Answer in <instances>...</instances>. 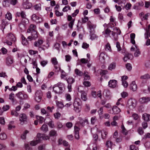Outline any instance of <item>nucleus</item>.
<instances>
[{"label": "nucleus", "mask_w": 150, "mask_h": 150, "mask_svg": "<svg viewBox=\"0 0 150 150\" xmlns=\"http://www.w3.org/2000/svg\"><path fill=\"white\" fill-rule=\"evenodd\" d=\"M27 117L26 115L24 113L21 114L19 115V119L21 123L23 125L27 122Z\"/></svg>", "instance_id": "obj_7"}, {"label": "nucleus", "mask_w": 150, "mask_h": 150, "mask_svg": "<svg viewBox=\"0 0 150 150\" xmlns=\"http://www.w3.org/2000/svg\"><path fill=\"white\" fill-rule=\"evenodd\" d=\"M112 110L114 114H118L121 111V110L119 108L117 107L114 106L112 108Z\"/></svg>", "instance_id": "obj_20"}, {"label": "nucleus", "mask_w": 150, "mask_h": 150, "mask_svg": "<svg viewBox=\"0 0 150 150\" xmlns=\"http://www.w3.org/2000/svg\"><path fill=\"white\" fill-rule=\"evenodd\" d=\"M136 50H135V52L134 53V55L136 57H138L140 54V52L139 51V49H138L136 48Z\"/></svg>", "instance_id": "obj_52"}, {"label": "nucleus", "mask_w": 150, "mask_h": 150, "mask_svg": "<svg viewBox=\"0 0 150 150\" xmlns=\"http://www.w3.org/2000/svg\"><path fill=\"white\" fill-rule=\"evenodd\" d=\"M132 57L133 56L131 54L127 53L125 55L123 60L125 62H126L128 59H131Z\"/></svg>", "instance_id": "obj_22"}, {"label": "nucleus", "mask_w": 150, "mask_h": 150, "mask_svg": "<svg viewBox=\"0 0 150 150\" xmlns=\"http://www.w3.org/2000/svg\"><path fill=\"white\" fill-rule=\"evenodd\" d=\"M7 38L10 41H15L16 39L15 37L11 33H9L7 36Z\"/></svg>", "instance_id": "obj_18"}, {"label": "nucleus", "mask_w": 150, "mask_h": 150, "mask_svg": "<svg viewBox=\"0 0 150 150\" xmlns=\"http://www.w3.org/2000/svg\"><path fill=\"white\" fill-rule=\"evenodd\" d=\"M116 67V64L115 62L111 63L109 66L108 69V70L112 71V70L115 69Z\"/></svg>", "instance_id": "obj_28"}, {"label": "nucleus", "mask_w": 150, "mask_h": 150, "mask_svg": "<svg viewBox=\"0 0 150 150\" xmlns=\"http://www.w3.org/2000/svg\"><path fill=\"white\" fill-rule=\"evenodd\" d=\"M7 138L6 135L4 133L0 134V139L2 140H5Z\"/></svg>", "instance_id": "obj_40"}, {"label": "nucleus", "mask_w": 150, "mask_h": 150, "mask_svg": "<svg viewBox=\"0 0 150 150\" xmlns=\"http://www.w3.org/2000/svg\"><path fill=\"white\" fill-rule=\"evenodd\" d=\"M10 106L8 105H6L4 106L2 108V109L4 111H6L9 109Z\"/></svg>", "instance_id": "obj_63"}, {"label": "nucleus", "mask_w": 150, "mask_h": 150, "mask_svg": "<svg viewBox=\"0 0 150 150\" xmlns=\"http://www.w3.org/2000/svg\"><path fill=\"white\" fill-rule=\"evenodd\" d=\"M81 101L80 99L78 98H76L74 103V110L77 112H79L80 110L79 106H80L81 105Z\"/></svg>", "instance_id": "obj_2"}, {"label": "nucleus", "mask_w": 150, "mask_h": 150, "mask_svg": "<svg viewBox=\"0 0 150 150\" xmlns=\"http://www.w3.org/2000/svg\"><path fill=\"white\" fill-rule=\"evenodd\" d=\"M11 115L16 117H17L18 115V113L15 110H12L11 112Z\"/></svg>", "instance_id": "obj_56"}, {"label": "nucleus", "mask_w": 150, "mask_h": 150, "mask_svg": "<svg viewBox=\"0 0 150 150\" xmlns=\"http://www.w3.org/2000/svg\"><path fill=\"white\" fill-rule=\"evenodd\" d=\"M112 145V143L111 141L109 140L107 141L106 143V146L107 148L111 147Z\"/></svg>", "instance_id": "obj_47"}, {"label": "nucleus", "mask_w": 150, "mask_h": 150, "mask_svg": "<svg viewBox=\"0 0 150 150\" xmlns=\"http://www.w3.org/2000/svg\"><path fill=\"white\" fill-rule=\"evenodd\" d=\"M36 117L37 119L39 120V123L40 124L42 123L45 120L44 117L42 116H36Z\"/></svg>", "instance_id": "obj_35"}, {"label": "nucleus", "mask_w": 150, "mask_h": 150, "mask_svg": "<svg viewBox=\"0 0 150 150\" xmlns=\"http://www.w3.org/2000/svg\"><path fill=\"white\" fill-rule=\"evenodd\" d=\"M43 41L41 39H39L37 41H36L34 42V46L35 47H39V46L42 45L43 43Z\"/></svg>", "instance_id": "obj_32"}, {"label": "nucleus", "mask_w": 150, "mask_h": 150, "mask_svg": "<svg viewBox=\"0 0 150 150\" xmlns=\"http://www.w3.org/2000/svg\"><path fill=\"white\" fill-rule=\"evenodd\" d=\"M36 28L35 25L33 24L30 25L27 30V33H30L33 31H36L35 30Z\"/></svg>", "instance_id": "obj_13"}, {"label": "nucleus", "mask_w": 150, "mask_h": 150, "mask_svg": "<svg viewBox=\"0 0 150 150\" xmlns=\"http://www.w3.org/2000/svg\"><path fill=\"white\" fill-rule=\"evenodd\" d=\"M75 73L77 76H82L84 74V73L77 69H75Z\"/></svg>", "instance_id": "obj_30"}, {"label": "nucleus", "mask_w": 150, "mask_h": 150, "mask_svg": "<svg viewBox=\"0 0 150 150\" xmlns=\"http://www.w3.org/2000/svg\"><path fill=\"white\" fill-rule=\"evenodd\" d=\"M75 20V19L74 18L69 23L68 26L71 29H72Z\"/></svg>", "instance_id": "obj_45"}, {"label": "nucleus", "mask_w": 150, "mask_h": 150, "mask_svg": "<svg viewBox=\"0 0 150 150\" xmlns=\"http://www.w3.org/2000/svg\"><path fill=\"white\" fill-rule=\"evenodd\" d=\"M41 129L44 132H46L48 131V127L45 124H43L41 127Z\"/></svg>", "instance_id": "obj_38"}, {"label": "nucleus", "mask_w": 150, "mask_h": 150, "mask_svg": "<svg viewBox=\"0 0 150 150\" xmlns=\"http://www.w3.org/2000/svg\"><path fill=\"white\" fill-rule=\"evenodd\" d=\"M31 33V35L28 36L27 39L28 40L31 41L33 40H35L38 37L37 32L36 31H33Z\"/></svg>", "instance_id": "obj_6"}, {"label": "nucleus", "mask_w": 150, "mask_h": 150, "mask_svg": "<svg viewBox=\"0 0 150 150\" xmlns=\"http://www.w3.org/2000/svg\"><path fill=\"white\" fill-rule=\"evenodd\" d=\"M101 137L103 139H105L107 138L108 132L104 130L101 131Z\"/></svg>", "instance_id": "obj_33"}, {"label": "nucleus", "mask_w": 150, "mask_h": 150, "mask_svg": "<svg viewBox=\"0 0 150 150\" xmlns=\"http://www.w3.org/2000/svg\"><path fill=\"white\" fill-rule=\"evenodd\" d=\"M107 55L104 53H101L99 55V60L101 62L104 63L105 62V57Z\"/></svg>", "instance_id": "obj_21"}, {"label": "nucleus", "mask_w": 150, "mask_h": 150, "mask_svg": "<svg viewBox=\"0 0 150 150\" xmlns=\"http://www.w3.org/2000/svg\"><path fill=\"white\" fill-rule=\"evenodd\" d=\"M88 72L85 71L83 75L84 76V80H88L90 79V76L88 75Z\"/></svg>", "instance_id": "obj_41"}, {"label": "nucleus", "mask_w": 150, "mask_h": 150, "mask_svg": "<svg viewBox=\"0 0 150 150\" xmlns=\"http://www.w3.org/2000/svg\"><path fill=\"white\" fill-rule=\"evenodd\" d=\"M93 137L94 140L95 141V143H96L98 139V135L97 134H93Z\"/></svg>", "instance_id": "obj_61"}, {"label": "nucleus", "mask_w": 150, "mask_h": 150, "mask_svg": "<svg viewBox=\"0 0 150 150\" xmlns=\"http://www.w3.org/2000/svg\"><path fill=\"white\" fill-rule=\"evenodd\" d=\"M79 119L80 124L83 127H84L85 126V123H86L87 124L88 123V120L86 118L83 119L81 117H79Z\"/></svg>", "instance_id": "obj_11"}, {"label": "nucleus", "mask_w": 150, "mask_h": 150, "mask_svg": "<svg viewBox=\"0 0 150 150\" xmlns=\"http://www.w3.org/2000/svg\"><path fill=\"white\" fill-rule=\"evenodd\" d=\"M117 81L115 80H110L108 82V86L111 88H115L117 86Z\"/></svg>", "instance_id": "obj_8"}, {"label": "nucleus", "mask_w": 150, "mask_h": 150, "mask_svg": "<svg viewBox=\"0 0 150 150\" xmlns=\"http://www.w3.org/2000/svg\"><path fill=\"white\" fill-rule=\"evenodd\" d=\"M111 32V31L108 28H107L103 32V34L104 35H106L107 36H110Z\"/></svg>", "instance_id": "obj_31"}, {"label": "nucleus", "mask_w": 150, "mask_h": 150, "mask_svg": "<svg viewBox=\"0 0 150 150\" xmlns=\"http://www.w3.org/2000/svg\"><path fill=\"white\" fill-rule=\"evenodd\" d=\"M48 124L49 126L51 128H53L54 127V125L53 121H50Z\"/></svg>", "instance_id": "obj_57"}, {"label": "nucleus", "mask_w": 150, "mask_h": 150, "mask_svg": "<svg viewBox=\"0 0 150 150\" xmlns=\"http://www.w3.org/2000/svg\"><path fill=\"white\" fill-rule=\"evenodd\" d=\"M139 101L141 104L145 103L150 101V98L149 97H143L140 98Z\"/></svg>", "instance_id": "obj_9"}, {"label": "nucleus", "mask_w": 150, "mask_h": 150, "mask_svg": "<svg viewBox=\"0 0 150 150\" xmlns=\"http://www.w3.org/2000/svg\"><path fill=\"white\" fill-rule=\"evenodd\" d=\"M16 16L20 17L21 16L23 19H26V15L24 11H22L21 12H17L16 14Z\"/></svg>", "instance_id": "obj_17"}, {"label": "nucleus", "mask_w": 150, "mask_h": 150, "mask_svg": "<svg viewBox=\"0 0 150 150\" xmlns=\"http://www.w3.org/2000/svg\"><path fill=\"white\" fill-rule=\"evenodd\" d=\"M105 49L106 50H109L110 51H111V48L110 44L109 43H108L105 47Z\"/></svg>", "instance_id": "obj_50"}, {"label": "nucleus", "mask_w": 150, "mask_h": 150, "mask_svg": "<svg viewBox=\"0 0 150 150\" xmlns=\"http://www.w3.org/2000/svg\"><path fill=\"white\" fill-rule=\"evenodd\" d=\"M48 63L47 60H43L40 62L41 65L43 67H44Z\"/></svg>", "instance_id": "obj_59"}, {"label": "nucleus", "mask_w": 150, "mask_h": 150, "mask_svg": "<svg viewBox=\"0 0 150 150\" xmlns=\"http://www.w3.org/2000/svg\"><path fill=\"white\" fill-rule=\"evenodd\" d=\"M5 18L9 20H11L12 18L11 14L9 12H7V13L5 15Z\"/></svg>", "instance_id": "obj_43"}, {"label": "nucleus", "mask_w": 150, "mask_h": 150, "mask_svg": "<svg viewBox=\"0 0 150 150\" xmlns=\"http://www.w3.org/2000/svg\"><path fill=\"white\" fill-rule=\"evenodd\" d=\"M65 97L67 101H70L71 100V95L69 93H67L65 95Z\"/></svg>", "instance_id": "obj_49"}, {"label": "nucleus", "mask_w": 150, "mask_h": 150, "mask_svg": "<svg viewBox=\"0 0 150 150\" xmlns=\"http://www.w3.org/2000/svg\"><path fill=\"white\" fill-rule=\"evenodd\" d=\"M21 37L22 39V44L24 45H28L29 42L27 39L22 35H21Z\"/></svg>", "instance_id": "obj_26"}, {"label": "nucleus", "mask_w": 150, "mask_h": 150, "mask_svg": "<svg viewBox=\"0 0 150 150\" xmlns=\"http://www.w3.org/2000/svg\"><path fill=\"white\" fill-rule=\"evenodd\" d=\"M145 66L146 68H150V61H148L145 63Z\"/></svg>", "instance_id": "obj_64"}, {"label": "nucleus", "mask_w": 150, "mask_h": 150, "mask_svg": "<svg viewBox=\"0 0 150 150\" xmlns=\"http://www.w3.org/2000/svg\"><path fill=\"white\" fill-rule=\"evenodd\" d=\"M10 2L11 4L15 5L18 3V1L17 0H10Z\"/></svg>", "instance_id": "obj_60"}, {"label": "nucleus", "mask_w": 150, "mask_h": 150, "mask_svg": "<svg viewBox=\"0 0 150 150\" xmlns=\"http://www.w3.org/2000/svg\"><path fill=\"white\" fill-rule=\"evenodd\" d=\"M42 96V92L41 90L37 91L35 93V101L38 103L40 102L41 101Z\"/></svg>", "instance_id": "obj_5"}, {"label": "nucleus", "mask_w": 150, "mask_h": 150, "mask_svg": "<svg viewBox=\"0 0 150 150\" xmlns=\"http://www.w3.org/2000/svg\"><path fill=\"white\" fill-rule=\"evenodd\" d=\"M14 94L13 93H11L9 95V99L13 103H16V100L14 98Z\"/></svg>", "instance_id": "obj_27"}, {"label": "nucleus", "mask_w": 150, "mask_h": 150, "mask_svg": "<svg viewBox=\"0 0 150 150\" xmlns=\"http://www.w3.org/2000/svg\"><path fill=\"white\" fill-rule=\"evenodd\" d=\"M29 53L31 55H33L36 54H37L38 52L37 51H35L33 50H29Z\"/></svg>", "instance_id": "obj_53"}, {"label": "nucleus", "mask_w": 150, "mask_h": 150, "mask_svg": "<svg viewBox=\"0 0 150 150\" xmlns=\"http://www.w3.org/2000/svg\"><path fill=\"white\" fill-rule=\"evenodd\" d=\"M132 6V4L130 3H127L125 5V8L126 10L130 9Z\"/></svg>", "instance_id": "obj_58"}, {"label": "nucleus", "mask_w": 150, "mask_h": 150, "mask_svg": "<svg viewBox=\"0 0 150 150\" xmlns=\"http://www.w3.org/2000/svg\"><path fill=\"white\" fill-rule=\"evenodd\" d=\"M150 35V32H148L147 31H146L145 33L144 34L145 38L146 39H149V37Z\"/></svg>", "instance_id": "obj_54"}, {"label": "nucleus", "mask_w": 150, "mask_h": 150, "mask_svg": "<svg viewBox=\"0 0 150 150\" xmlns=\"http://www.w3.org/2000/svg\"><path fill=\"white\" fill-rule=\"evenodd\" d=\"M141 78L143 79H148L150 78V76L148 74H146L141 76Z\"/></svg>", "instance_id": "obj_46"}, {"label": "nucleus", "mask_w": 150, "mask_h": 150, "mask_svg": "<svg viewBox=\"0 0 150 150\" xmlns=\"http://www.w3.org/2000/svg\"><path fill=\"white\" fill-rule=\"evenodd\" d=\"M39 142H40V140L39 139H36L30 142V144L32 146H35Z\"/></svg>", "instance_id": "obj_37"}, {"label": "nucleus", "mask_w": 150, "mask_h": 150, "mask_svg": "<svg viewBox=\"0 0 150 150\" xmlns=\"http://www.w3.org/2000/svg\"><path fill=\"white\" fill-rule=\"evenodd\" d=\"M56 103L57 106L60 108H62L64 107L63 104L61 102L57 101Z\"/></svg>", "instance_id": "obj_42"}, {"label": "nucleus", "mask_w": 150, "mask_h": 150, "mask_svg": "<svg viewBox=\"0 0 150 150\" xmlns=\"http://www.w3.org/2000/svg\"><path fill=\"white\" fill-rule=\"evenodd\" d=\"M142 118L144 120L148 121L150 120V115L145 113L142 115Z\"/></svg>", "instance_id": "obj_24"}, {"label": "nucleus", "mask_w": 150, "mask_h": 150, "mask_svg": "<svg viewBox=\"0 0 150 150\" xmlns=\"http://www.w3.org/2000/svg\"><path fill=\"white\" fill-rule=\"evenodd\" d=\"M87 24L90 30V31H94L93 29L96 28V25L92 23L90 21H88Z\"/></svg>", "instance_id": "obj_19"}, {"label": "nucleus", "mask_w": 150, "mask_h": 150, "mask_svg": "<svg viewBox=\"0 0 150 150\" xmlns=\"http://www.w3.org/2000/svg\"><path fill=\"white\" fill-rule=\"evenodd\" d=\"M16 95L20 100H25L28 98V96L23 91L18 92L16 94Z\"/></svg>", "instance_id": "obj_3"}, {"label": "nucleus", "mask_w": 150, "mask_h": 150, "mask_svg": "<svg viewBox=\"0 0 150 150\" xmlns=\"http://www.w3.org/2000/svg\"><path fill=\"white\" fill-rule=\"evenodd\" d=\"M112 26H113L114 25L112 23V24H107L106 23H105L103 25V26L104 27V29L105 30L106 28H109L110 27H112Z\"/></svg>", "instance_id": "obj_48"}, {"label": "nucleus", "mask_w": 150, "mask_h": 150, "mask_svg": "<svg viewBox=\"0 0 150 150\" xmlns=\"http://www.w3.org/2000/svg\"><path fill=\"white\" fill-rule=\"evenodd\" d=\"M37 137L38 139H39L40 140V142L42 139H44L43 134L40 133L37 134Z\"/></svg>", "instance_id": "obj_39"}, {"label": "nucleus", "mask_w": 150, "mask_h": 150, "mask_svg": "<svg viewBox=\"0 0 150 150\" xmlns=\"http://www.w3.org/2000/svg\"><path fill=\"white\" fill-rule=\"evenodd\" d=\"M81 93V98L84 101H86L87 100L86 93L84 91H79Z\"/></svg>", "instance_id": "obj_15"}, {"label": "nucleus", "mask_w": 150, "mask_h": 150, "mask_svg": "<svg viewBox=\"0 0 150 150\" xmlns=\"http://www.w3.org/2000/svg\"><path fill=\"white\" fill-rule=\"evenodd\" d=\"M33 7L34 9L37 11H40L41 9V5L40 4H35Z\"/></svg>", "instance_id": "obj_36"}, {"label": "nucleus", "mask_w": 150, "mask_h": 150, "mask_svg": "<svg viewBox=\"0 0 150 150\" xmlns=\"http://www.w3.org/2000/svg\"><path fill=\"white\" fill-rule=\"evenodd\" d=\"M51 62L52 64L54 65H57L58 63V62L56 57H53L51 59Z\"/></svg>", "instance_id": "obj_44"}, {"label": "nucleus", "mask_w": 150, "mask_h": 150, "mask_svg": "<svg viewBox=\"0 0 150 150\" xmlns=\"http://www.w3.org/2000/svg\"><path fill=\"white\" fill-rule=\"evenodd\" d=\"M28 133V132L27 130H25L24 133L21 136V137L22 139H25L26 134Z\"/></svg>", "instance_id": "obj_55"}, {"label": "nucleus", "mask_w": 150, "mask_h": 150, "mask_svg": "<svg viewBox=\"0 0 150 150\" xmlns=\"http://www.w3.org/2000/svg\"><path fill=\"white\" fill-rule=\"evenodd\" d=\"M49 135L50 137H56L57 136V134L56 131L52 129L50 132Z\"/></svg>", "instance_id": "obj_29"}, {"label": "nucleus", "mask_w": 150, "mask_h": 150, "mask_svg": "<svg viewBox=\"0 0 150 150\" xmlns=\"http://www.w3.org/2000/svg\"><path fill=\"white\" fill-rule=\"evenodd\" d=\"M65 90V84L61 82L54 85L53 88V91L56 94L62 93Z\"/></svg>", "instance_id": "obj_1"}, {"label": "nucleus", "mask_w": 150, "mask_h": 150, "mask_svg": "<svg viewBox=\"0 0 150 150\" xmlns=\"http://www.w3.org/2000/svg\"><path fill=\"white\" fill-rule=\"evenodd\" d=\"M90 39L91 40H93L95 39H97L98 38V36L94 33V31H90Z\"/></svg>", "instance_id": "obj_23"}, {"label": "nucleus", "mask_w": 150, "mask_h": 150, "mask_svg": "<svg viewBox=\"0 0 150 150\" xmlns=\"http://www.w3.org/2000/svg\"><path fill=\"white\" fill-rule=\"evenodd\" d=\"M22 5L23 8L25 9L30 8L32 6V4L28 1L23 2Z\"/></svg>", "instance_id": "obj_10"}, {"label": "nucleus", "mask_w": 150, "mask_h": 150, "mask_svg": "<svg viewBox=\"0 0 150 150\" xmlns=\"http://www.w3.org/2000/svg\"><path fill=\"white\" fill-rule=\"evenodd\" d=\"M137 103V101L135 99L131 98L128 100L127 104L129 109L132 110L136 107Z\"/></svg>", "instance_id": "obj_4"}, {"label": "nucleus", "mask_w": 150, "mask_h": 150, "mask_svg": "<svg viewBox=\"0 0 150 150\" xmlns=\"http://www.w3.org/2000/svg\"><path fill=\"white\" fill-rule=\"evenodd\" d=\"M32 19L37 23H39L41 20V18L37 16L35 14H33L32 16Z\"/></svg>", "instance_id": "obj_16"}, {"label": "nucleus", "mask_w": 150, "mask_h": 150, "mask_svg": "<svg viewBox=\"0 0 150 150\" xmlns=\"http://www.w3.org/2000/svg\"><path fill=\"white\" fill-rule=\"evenodd\" d=\"M66 81L68 84H72L75 81V79L72 77H69L68 79H66Z\"/></svg>", "instance_id": "obj_34"}, {"label": "nucleus", "mask_w": 150, "mask_h": 150, "mask_svg": "<svg viewBox=\"0 0 150 150\" xmlns=\"http://www.w3.org/2000/svg\"><path fill=\"white\" fill-rule=\"evenodd\" d=\"M8 24V22L6 19H3L1 20V29L3 32L5 28L6 25Z\"/></svg>", "instance_id": "obj_14"}, {"label": "nucleus", "mask_w": 150, "mask_h": 150, "mask_svg": "<svg viewBox=\"0 0 150 150\" xmlns=\"http://www.w3.org/2000/svg\"><path fill=\"white\" fill-rule=\"evenodd\" d=\"M130 88L131 90H132L133 91H135L137 90V86L134 81L132 82L130 84Z\"/></svg>", "instance_id": "obj_25"}, {"label": "nucleus", "mask_w": 150, "mask_h": 150, "mask_svg": "<svg viewBox=\"0 0 150 150\" xmlns=\"http://www.w3.org/2000/svg\"><path fill=\"white\" fill-rule=\"evenodd\" d=\"M8 0H6L2 2V4L4 6L7 7L8 6Z\"/></svg>", "instance_id": "obj_62"}, {"label": "nucleus", "mask_w": 150, "mask_h": 150, "mask_svg": "<svg viewBox=\"0 0 150 150\" xmlns=\"http://www.w3.org/2000/svg\"><path fill=\"white\" fill-rule=\"evenodd\" d=\"M137 132L140 135H142L144 133V130L141 127H139L138 128Z\"/></svg>", "instance_id": "obj_51"}, {"label": "nucleus", "mask_w": 150, "mask_h": 150, "mask_svg": "<svg viewBox=\"0 0 150 150\" xmlns=\"http://www.w3.org/2000/svg\"><path fill=\"white\" fill-rule=\"evenodd\" d=\"M13 59L12 57L11 56H8L6 59V63L7 65L9 66L13 64Z\"/></svg>", "instance_id": "obj_12"}]
</instances>
